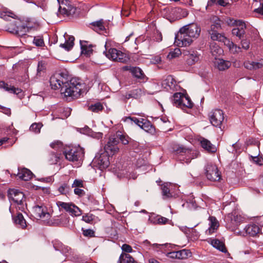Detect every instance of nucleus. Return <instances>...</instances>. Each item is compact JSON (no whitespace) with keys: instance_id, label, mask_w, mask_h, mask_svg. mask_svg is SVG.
I'll return each mask as SVG.
<instances>
[{"instance_id":"052dcab7","label":"nucleus","mask_w":263,"mask_h":263,"mask_svg":"<svg viewBox=\"0 0 263 263\" xmlns=\"http://www.w3.org/2000/svg\"><path fill=\"white\" fill-rule=\"evenodd\" d=\"M83 234L85 236L90 237L95 236V232L91 229H86L83 230Z\"/></svg>"},{"instance_id":"0eeeda50","label":"nucleus","mask_w":263,"mask_h":263,"mask_svg":"<svg viewBox=\"0 0 263 263\" xmlns=\"http://www.w3.org/2000/svg\"><path fill=\"white\" fill-rule=\"evenodd\" d=\"M174 151L177 154H184L185 157L181 160L187 164L189 163L192 159L198 157L199 155L198 151L186 148L183 146H179L176 149H174Z\"/></svg>"},{"instance_id":"4d7b16f0","label":"nucleus","mask_w":263,"mask_h":263,"mask_svg":"<svg viewBox=\"0 0 263 263\" xmlns=\"http://www.w3.org/2000/svg\"><path fill=\"white\" fill-rule=\"evenodd\" d=\"M61 252L66 256H68L71 254V250L69 247L64 246Z\"/></svg>"},{"instance_id":"f8f14e48","label":"nucleus","mask_w":263,"mask_h":263,"mask_svg":"<svg viewBox=\"0 0 263 263\" xmlns=\"http://www.w3.org/2000/svg\"><path fill=\"white\" fill-rule=\"evenodd\" d=\"M211 124L216 127H220L223 120V112L221 109L213 110L209 114Z\"/></svg>"},{"instance_id":"2f4dec72","label":"nucleus","mask_w":263,"mask_h":263,"mask_svg":"<svg viewBox=\"0 0 263 263\" xmlns=\"http://www.w3.org/2000/svg\"><path fill=\"white\" fill-rule=\"evenodd\" d=\"M29 28L24 25L17 26L16 28L14 29L13 31H10V32L15 33L18 36H23L29 31Z\"/></svg>"},{"instance_id":"338daca9","label":"nucleus","mask_w":263,"mask_h":263,"mask_svg":"<svg viewBox=\"0 0 263 263\" xmlns=\"http://www.w3.org/2000/svg\"><path fill=\"white\" fill-rule=\"evenodd\" d=\"M217 3L222 6H226L228 4V0H218Z\"/></svg>"},{"instance_id":"58836bf2","label":"nucleus","mask_w":263,"mask_h":263,"mask_svg":"<svg viewBox=\"0 0 263 263\" xmlns=\"http://www.w3.org/2000/svg\"><path fill=\"white\" fill-rule=\"evenodd\" d=\"M103 109V106L100 102L91 104L88 106V110L94 112H98L100 111H101Z\"/></svg>"},{"instance_id":"5fc2aeb1","label":"nucleus","mask_w":263,"mask_h":263,"mask_svg":"<svg viewBox=\"0 0 263 263\" xmlns=\"http://www.w3.org/2000/svg\"><path fill=\"white\" fill-rule=\"evenodd\" d=\"M84 182L82 180L75 179L72 184V187H84Z\"/></svg>"},{"instance_id":"b1692460","label":"nucleus","mask_w":263,"mask_h":263,"mask_svg":"<svg viewBox=\"0 0 263 263\" xmlns=\"http://www.w3.org/2000/svg\"><path fill=\"white\" fill-rule=\"evenodd\" d=\"M210 48L212 55L215 59L217 57L220 55L223 52L222 49L217 43L214 42L211 43Z\"/></svg>"},{"instance_id":"4468645a","label":"nucleus","mask_w":263,"mask_h":263,"mask_svg":"<svg viewBox=\"0 0 263 263\" xmlns=\"http://www.w3.org/2000/svg\"><path fill=\"white\" fill-rule=\"evenodd\" d=\"M118 143L119 141L117 138L115 136L110 137L104 147L105 151L107 153H110L111 155H114L119 151V148L117 146Z\"/></svg>"},{"instance_id":"6ab92c4d","label":"nucleus","mask_w":263,"mask_h":263,"mask_svg":"<svg viewBox=\"0 0 263 263\" xmlns=\"http://www.w3.org/2000/svg\"><path fill=\"white\" fill-rule=\"evenodd\" d=\"M17 176L22 180L28 181L31 179L33 176L32 173L26 168L18 169Z\"/></svg>"},{"instance_id":"79ce46f5","label":"nucleus","mask_w":263,"mask_h":263,"mask_svg":"<svg viewBox=\"0 0 263 263\" xmlns=\"http://www.w3.org/2000/svg\"><path fill=\"white\" fill-rule=\"evenodd\" d=\"M4 89L8 92L16 95H18L22 92V90L21 89L18 88H15V87L11 85H9L7 83L6 84Z\"/></svg>"},{"instance_id":"a19ab883","label":"nucleus","mask_w":263,"mask_h":263,"mask_svg":"<svg viewBox=\"0 0 263 263\" xmlns=\"http://www.w3.org/2000/svg\"><path fill=\"white\" fill-rule=\"evenodd\" d=\"M42 126L43 124L41 123H33L30 126L29 129L35 134H39Z\"/></svg>"},{"instance_id":"a878e982","label":"nucleus","mask_w":263,"mask_h":263,"mask_svg":"<svg viewBox=\"0 0 263 263\" xmlns=\"http://www.w3.org/2000/svg\"><path fill=\"white\" fill-rule=\"evenodd\" d=\"M209 220L210 221V227L206 231V233L208 235H211L217 229L219 224L217 220L214 217H210Z\"/></svg>"},{"instance_id":"f704fd0d","label":"nucleus","mask_w":263,"mask_h":263,"mask_svg":"<svg viewBox=\"0 0 263 263\" xmlns=\"http://www.w3.org/2000/svg\"><path fill=\"white\" fill-rule=\"evenodd\" d=\"M193 103L188 96L183 95L182 97V100L181 101V105L179 107H186L187 108H192L193 106Z\"/></svg>"},{"instance_id":"49530a36","label":"nucleus","mask_w":263,"mask_h":263,"mask_svg":"<svg viewBox=\"0 0 263 263\" xmlns=\"http://www.w3.org/2000/svg\"><path fill=\"white\" fill-rule=\"evenodd\" d=\"M53 248L56 251L61 252L64 245L59 240L55 239L52 241Z\"/></svg>"},{"instance_id":"13d9d810","label":"nucleus","mask_w":263,"mask_h":263,"mask_svg":"<svg viewBox=\"0 0 263 263\" xmlns=\"http://www.w3.org/2000/svg\"><path fill=\"white\" fill-rule=\"evenodd\" d=\"M242 48L248 50L250 47V41L247 39H243L241 41Z\"/></svg>"},{"instance_id":"c03bdc74","label":"nucleus","mask_w":263,"mask_h":263,"mask_svg":"<svg viewBox=\"0 0 263 263\" xmlns=\"http://www.w3.org/2000/svg\"><path fill=\"white\" fill-rule=\"evenodd\" d=\"M124 121L131 123L134 122L135 124L140 126L142 122V119H139L136 117H127L125 118Z\"/></svg>"},{"instance_id":"c9c22d12","label":"nucleus","mask_w":263,"mask_h":263,"mask_svg":"<svg viewBox=\"0 0 263 263\" xmlns=\"http://www.w3.org/2000/svg\"><path fill=\"white\" fill-rule=\"evenodd\" d=\"M183 94L181 93H175L172 98V103L174 105H175L177 107H180L181 105V101L182 100V97Z\"/></svg>"},{"instance_id":"20e7f679","label":"nucleus","mask_w":263,"mask_h":263,"mask_svg":"<svg viewBox=\"0 0 263 263\" xmlns=\"http://www.w3.org/2000/svg\"><path fill=\"white\" fill-rule=\"evenodd\" d=\"M227 23L229 25L235 26L232 30V33L233 35L238 37L241 39L246 32V25L244 22L241 20H235L233 18H228Z\"/></svg>"},{"instance_id":"1a4fd4ad","label":"nucleus","mask_w":263,"mask_h":263,"mask_svg":"<svg viewBox=\"0 0 263 263\" xmlns=\"http://www.w3.org/2000/svg\"><path fill=\"white\" fill-rule=\"evenodd\" d=\"M9 198L18 205V208L21 211L24 210L25 195L17 190L11 189L9 192Z\"/></svg>"},{"instance_id":"ea45409f","label":"nucleus","mask_w":263,"mask_h":263,"mask_svg":"<svg viewBox=\"0 0 263 263\" xmlns=\"http://www.w3.org/2000/svg\"><path fill=\"white\" fill-rule=\"evenodd\" d=\"M181 54V50L178 48H176L173 50L171 51L168 54L167 59L171 60L174 58L179 57Z\"/></svg>"},{"instance_id":"f257e3e1","label":"nucleus","mask_w":263,"mask_h":263,"mask_svg":"<svg viewBox=\"0 0 263 263\" xmlns=\"http://www.w3.org/2000/svg\"><path fill=\"white\" fill-rule=\"evenodd\" d=\"M52 89H60L61 95L65 98H77L82 91L83 85L75 79L68 80L67 76L63 73H57L50 79Z\"/></svg>"},{"instance_id":"cd10ccee","label":"nucleus","mask_w":263,"mask_h":263,"mask_svg":"<svg viewBox=\"0 0 263 263\" xmlns=\"http://www.w3.org/2000/svg\"><path fill=\"white\" fill-rule=\"evenodd\" d=\"M61 156V154L59 153V152H51L48 155V160L49 163L50 164H54L57 163L60 159Z\"/></svg>"},{"instance_id":"a211bd4d","label":"nucleus","mask_w":263,"mask_h":263,"mask_svg":"<svg viewBox=\"0 0 263 263\" xmlns=\"http://www.w3.org/2000/svg\"><path fill=\"white\" fill-rule=\"evenodd\" d=\"M200 141L201 147L207 152L215 153L216 151V147L209 140L201 138Z\"/></svg>"},{"instance_id":"6e6d98bb","label":"nucleus","mask_w":263,"mask_h":263,"mask_svg":"<svg viewBox=\"0 0 263 263\" xmlns=\"http://www.w3.org/2000/svg\"><path fill=\"white\" fill-rule=\"evenodd\" d=\"M14 14L10 12H3L0 13V17L4 20H8L9 17L13 18Z\"/></svg>"},{"instance_id":"4c0bfd02","label":"nucleus","mask_w":263,"mask_h":263,"mask_svg":"<svg viewBox=\"0 0 263 263\" xmlns=\"http://www.w3.org/2000/svg\"><path fill=\"white\" fill-rule=\"evenodd\" d=\"M116 136L119 138L122 143L126 145L129 143V137L126 135L123 134L121 132L118 131L116 133Z\"/></svg>"},{"instance_id":"e2e57ef3","label":"nucleus","mask_w":263,"mask_h":263,"mask_svg":"<svg viewBox=\"0 0 263 263\" xmlns=\"http://www.w3.org/2000/svg\"><path fill=\"white\" fill-rule=\"evenodd\" d=\"M121 249L123 251L127 252V253H130L133 251V249L129 245L127 244H124L122 245Z\"/></svg>"},{"instance_id":"c85d7f7f","label":"nucleus","mask_w":263,"mask_h":263,"mask_svg":"<svg viewBox=\"0 0 263 263\" xmlns=\"http://www.w3.org/2000/svg\"><path fill=\"white\" fill-rule=\"evenodd\" d=\"M119 263H138L128 254L122 253L119 259Z\"/></svg>"},{"instance_id":"dca6fc26","label":"nucleus","mask_w":263,"mask_h":263,"mask_svg":"<svg viewBox=\"0 0 263 263\" xmlns=\"http://www.w3.org/2000/svg\"><path fill=\"white\" fill-rule=\"evenodd\" d=\"M260 229L259 227L255 224H248L244 228L243 232H237L240 235L245 236V234L251 236H255L259 233Z\"/></svg>"},{"instance_id":"6e6552de","label":"nucleus","mask_w":263,"mask_h":263,"mask_svg":"<svg viewBox=\"0 0 263 263\" xmlns=\"http://www.w3.org/2000/svg\"><path fill=\"white\" fill-rule=\"evenodd\" d=\"M57 205L60 208L65 210L72 216H79L82 215V211L77 205L72 202H64L57 201Z\"/></svg>"},{"instance_id":"864d4df0","label":"nucleus","mask_w":263,"mask_h":263,"mask_svg":"<svg viewBox=\"0 0 263 263\" xmlns=\"http://www.w3.org/2000/svg\"><path fill=\"white\" fill-rule=\"evenodd\" d=\"M94 219V216L91 214H86L82 216V220L87 223H90Z\"/></svg>"},{"instance_id":"a18cd8bd","label":"nucleus","mask_w":263,"mask_h":263,"mask_svg":"<svg viewBox=\"0 0 263 263\" xmlns=\"http://www.w3.org/2000/svg\"><path fill=\"white\" fill-rule=\"evenodd\" d=\"M92 49L91 47H88L86 45L81 44V53L87 56L90 55L92 53Z\"/></svg>"},{"instance_id":"9b49d317","label":"nucleus","mask_w":263,"mask_h":263,"mask_svg":"<svg viewBox=\"0 0 263 263\" xmlns=\"http://www.w3.org/2000/svg\"><path fill=\"white\" fill-rule=\"evenodd\" d=\"M205 175L207 178L213 181H218L220 179V174L219 173L217 167L212 163H208L205 167Z\"/></svg>"},{"instance_id":"37998d69","label":"nucleus","mask_w":263,"mask_h":263,"mask_svg":"<svg viewBox=\"0 0 263 263\" xmlns=\"http://www.w3.org/2000/svg\"><path fill=\"white\" fill-rule=\"evenodd\" d=\"M33 44L37 47H43L45 46L44 41L42 36H36L34 37Z\"/></svg>"},{"instance_id":"423d86ee","label":"nucleus","mask_w":263,"mask_h":263,"mask_svg":"<svg viewBox=\"0 0 263 263\" xmlns=\"http://www.w3.org/2000/svg\"><path fill=\"white\" fill-rule=\"evenodd\" d=\"M105 55L109 59L121 63H126L129 60L125 53L116 48L109 49L105 52Z\"/></svg>"},{"instance_id":"39448f33","label":"nucleus","mask_w":263,"mask_h":263,"mask_svg":"<svg viewBox=\"0 0 263 263\" xmlns=\"http://www.w3.org/2000/svg\"><path fill=\"white\" fill-rule=\"evenodd\" d=\"M106 151L101 154L98 153L93 158L92 164L93 166L101 170L107 168L109 165V157Z\"/></svg>"},{"instance_id":"ddd939ff","label":"nucleus","mask_w":263,"mask_h":263,"mask_svg":"<svg viewBox=\"0 0 263 263\" xmlns=\"http://www.w3.org/2000/svg\"><path fill=\"white\" fill-rule=\"evenodd\" d=\"M228 227L229 229H231L232 231H235L237 229L238 224L241 223L242 220V217L236 214L235 213L229 214L226 218Z\"/></svg>"},{"instance_id":"69168bd1","label":"nucleus","mask_w":263,"mask_h":263,"mask_svg":"<svg viewBox=\"0 0 263 263\" xmlns=\"http://www.w3.org/2000/svg\"><path fill=\"white\" fill-rule=\"evenodd\" d=\"M161 62V58L159 55L154 57L151 60V62L154 64H159Z\"/></svg>"},{"instance_id":"bb28decb","label":"nucleus","mask_w":263,"mask_h":263,"mask_svg":"<svg viewBox=\"0 0 263 263\" xmlns=\"http://www.w3.org/2000/svg\"><path fill=\"white\" fill-rule=\"evenodd\" d=\"M209 33L211 35V39L213 41H218L224 44L226 40L228 39L223 35L218 33L217 31L216 30L209 31Z\"/></svg>"},{"instance_id":"8fccbe9b","label":"nucleus","mask_w":263,"mask_h":263,"mask_svg":"<svg viewBox=\"0 0 263 263\" xmlns=\"http://www.w3.org/2000/svg\"><path fill=\"white\" fill-rule=\"evenodd\" d=\"M221 28L220 21L219 19H217L215 21L213 24L211 25V29L210 31H217Z\"/></svg>"},{"instance_id":"7c9ffc66","label":"nucleus","mask_w":263,"mask_h":263,"mask_svg":"<svg viewBox=\"0 0 263 263\" xmlns=\"http://www.w3.org/2000/svg\"><path fill=\"white\" fill-rule=\"evenodd\" d=\"M141 122L139 126L141 128L148 133H152L154 130V128L149 121L146 119H142Z\"/></svg>"},{"instance_id":"603ef678","label":"nucleus","mask_w":263,"mask_h":263,"mask_svg":"<svg viewBox=\"0 0 263 263\" xmlns=\"http://www.w3.org/2000/svg\"><path fill=\"white\" fill-rule=\"evenodd\" d=\"M138 90L137 89L133 90V91L127 93L125 95H123L122 96V99L126 101L127 100H128L132 98H135L136 97V94L135 93V91H138Z\"/></svg>"},{"instance_id":"f3484780","label":"nucleus","mask_w":263,"mask_h":263,"mask_svg":"<svg viewBox=\"0 0 263 263\" xmlns=\"http://www.w3.org/2000/svg\"><path fill=\"white\" fill-rule=\"evenodd\" d=\"M173 185L171 183L166 182L161 185L162 194L163 199H167L173 197V194L171 192Z\"/></svg>"},{"instance_id":"774afa93","label":"nucleus","mask_w":263,"mask_h":263,"mask_svg":"<svg viewBox=\"0 0 263 263\" xmlns=\"http://www.w3.org/2000/svg\"><path fill=\"white\" fill-rule=\"evenodd\" d=\"M254 12L258 13L263 15V3L260 4V7L254 10Z\"/></svg>"},{"instance_id":"3c124183","label":"nucleus","mask_w":263,"mask_h":263,"mask_svg":"<svg viewBox=\"0 0 263 263\" xmlns=\"http://www.w3.org/2000/svg\"><path fill=\"white\" fill-rule=\"evenodd\" d=\"M92 25L94 27H97L99 30L102 31L105 29L104 26L103 25V20H101L98 21L93 22V23H92Z\"/></svg>"},{"instance_id":"412c9836","label":"nucleus","mask_w":263,"mask_h":263,"mask_svg":"<svg viewBox=\"0 0 263 263\" xmlns=\"http://www.w3.org/2000/svg\"><path fill=\"white\" fill-rule=\"evenodd\" d=\"M244 66L249 70H254L261 68L263 66V59H260L257 62L246 61L244 62Z\"/></svg>"},{"instance_id":"bf43d9fd","label":"nucleus","mask_w":263,"mask_h":263,"mask_svg":"<svg viewBox=\"0 0 263 263\" xmlns=\"http://www.w3.org/2000/svg\"><path fill=\"white\" fill-rule=\"evenodd\" d=\"M165 81L166 82V84H167L171 88H172L173 85H175V80L172 77L170 76L167 77Z\"/></svg>"},{"instance_id":"473e14b6","label":"nucleus","mask_w":263,"mask_h":263,"mask_svg":"<svg viewBox=\"0 0 263 263\" xmlns=\"http://www.w3.org/2000/svg\"><path fill=\"white\" fill-rule=\"evenodd\" d=\"M211 245L217 249L222 252L227 251L224 243L218 239H213L211 240Z\"/></svg>"},{"instance_id":"393cba45","label":"nucleus","mask_w":263,"mask_h":263,"mask_svg":"<svg viewBox=\"0 0 263 263\" xmlns=\"http://www.w3.org/2000/svg\"><path fill=\"white\" fill-rule=\"evenodd\" d=\"M149 220L153 223L158 224H165L169 221L168 219L158 215H154V216H152Z\"/></svg>"},{"instance_id":"4be33fe9","label":"nucleus","mask_w":263,"mask_h":263,"mask_svg":"<svg viewBox=\"0 0 263 263\" xmlns=\"http://www.w3.org/2000/svg\"><path fill=\"white\" fill-rule=\"evenodd\" d=\"M200 59V54L197 52H189L187 55L186 63L189 65H193L198 62Z\"/></svg>"},{"instance_id":"9d476101","label":"nucleus","mask_w":263,"mask_h":263,"mask_svg":"<svg viewBox=\"0 0 263 263\" xmlns=\"http://www.w3.org/2000/svg\"><path fill=\"white\" fill-rule=\"evenodd\" d=\"M59 4V12L65 15L74 14L76 8L69 0H58Z\"/></svg>"},{"instance_id":"c756f323","label":"nucleus","mask_w":263,"mask_h":263,"mask_svg":"<svg viewBox=\"0 0 263 263\" xmlns=\"http://www.w3.org/2000/svg\"><path fill=\"white\" fill-rule=\"evenodd\" d=\"M224 45L229 48L230 51L233 53H238L240 51L241 48L237 45L235 44L229 39L226 40Z\"/></svg>"},{"instance_id":"f03ea898","label":"nucleus","mask_w":263,"mask_h":263,"mask_svg":"<svg viewBox=\"0 0 263 263\" xmlns=\"http://www.w3.org/2000/svg\"><path fill=\"white\" fill-rule=\"evenodd\" d=\"M200 27L195 23L190 24L181 28L176 34L175 43L178 46L186 47L191 44L194 39L200 35Z\"/></svg>"},{"instance_id":"7ed1b4c3","label":"nucleus","mask_w":263,"mask_h":263,"mask_svg":"<svg viewBox=\"0 0 263 263\" xmlns=\"http://www.w3.org/2000/svg\"><path fill=\"white\" fill-rule=\"evenodd\" d=\"M65 158L69 161H78L84 155V149L81 147H69L64 152Z\"/></svg>"},{"instance_id":"72a5a7b5","label":"nucleus","mask_w":263,"mask_h":263,"mask_svg":"<svg viewBox=\"0 0 263 263\" xmlns=\"http://www.w3.org/2000/svg\"><path fill=\"white\" fill-rule=\"evenodd\" d=\"M14 221L16 224L22 228H25L27 226L26 220L21 213L17 214L16 216L14 218Z\"/></svg>"},{"instance_id":"0e129e2a","label":"nucleus","mask_w":263,"mask_h":263,"mask_svg":"<svg viewBox=\"0 0 263 263\" xmlns=\"http://www.w3.org/2000/svg\"><path fill=\"white\" fill-rule=\"evenodd\" d=\"M45 69V66L42 62H39L37 69V73L38 75L41 74V72Z\"/></svg>"},{"instance_id":"5701e85b","label":"nucleus","mask_w":263,"mask_h":263,"mask_svg":"<svg viewBox=\"0 0 263 263\" xmlns=\"http://www.w3.org/2000/svg\"><path fill=\"white\" fill-rule=\"evenodd\" d=\"M66 41L64 44H61L60 46L67 51H69L73 47L74 45V37L67 34L64 35Z\"/></svg>"},{"instance_id":"09e8293b","label":"nucleus","mask_w":263,"mask_h":263,"mask_svg":"<svg viewBox=\"0 0 263 263\" xmlns=\"http://www.w3.org/2000/svg\"><path fill=\"white\" fill-rule=\"evenodd\" d=\"M69 186L66 183L62 184L58 189V191L61 194L66 195L68 193Z\"/></svg>"},{"instance_id":"e433bc0d","label":"nucleus","mask_w":263,"mask_h":263,"mask_svg":"<svg viewBox=\"0 0 263 263\" xmlns=\"http://www.w3.org/2000/svg\"><path fill=\"white\" fill-rule=\"evenodd\" d=\"M131 72L134 76L140 79H142L144 78V73L142 70L139 67H133L131 69Z\"/></svg>"},{"instance_id":"aec40b11","label":"nucleus","mask_w":263,"mask_h":263,"mask_svg":"<svg viewBox=\"0 0 263 263\" xmlns=\"http://www.w3.org/2000/svg\"><path fill=\"white\" fill-rule=\"evenodd\" d=\"M214 65L218 70L223 71L228 69L231 65V64L228 61H225L221 59H216Z\"/></svg>"},{"instance_id":"680f3d73","label":"nucleus","mask_w":263,"mask_h":263,"mask_svg":"<svg viewBox=\"0 0 263 263\" xmlns=\"http://www.w3.org/2000/svg\"><path fill=\"white\" fill-rule=\"evenodd\" d=\"M81 187H76L74 189V193L79 196H83L85 195V191L81 189Z\"/></svg>"},{"instance_id":"2eb2a0df","label":"nucleus","mask_w":263,"mask_h":263,"mask_svg":"<svg viewBox=\"0 0 263 263\" xmlns=\"http://www.w3.org/2000/svg\"><path fill=\"white\" fill-rule=\"evenodd\" d=\"M33 213L37 218L48 219L50 217L47 211V208L43 204L35 205L33 207Z\"/></svg>"},{"instance_id":"de8ad7c7","label":"nucleus","mask_w":263,"mask_h":263,"mask_svg":"<svg viewBox=\"0 0 263 263\" xmlns=\"http://www.w3.org/2000/svg\"><path fill=\"white\" fill-rule=\"evenodd\" d=\"M190 253L185 250H182L180 251H177V256L178 259H184L186 258L188 256V254Z\"/></svg>"}]
</instances>
